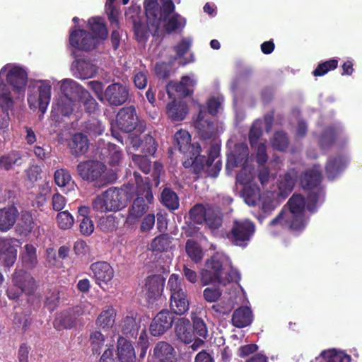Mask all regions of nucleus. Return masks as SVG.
Wrapping results in <instances>:
<instances>
[{
  "label": "nucleus",
  "instance_id": "obj_13",
  "mask_svg": "<svg viewBox=\"0 0 362 362\" xmlns=\"http://www.w3.org/2000/svg\"><path fill=\"white\" fill-rule=\"evenodd\" d=\"M69 41L70 45L78 50L90 51L95 49L99 44L96 37L83 29H75L71 31Z\"/></svg>",
  "mask_w": 362,
  "mask_h": 362
},
{
  "label": "nucleus",
  "instance_id": "obj_26",
  "mask_svg": "<svg viewBox=\"0 0 362 362\" xmlns=\"http://www.w3.org/2000/svg\"><path fill=\"white\" fill-rule=\"evenodd\" d=\"M18 216V210L13 205L0 209V231L6 232L11 229Z\"/></svg>",
  "mask_w": 362,
  "mask_h": 362
},
{
  "label": "nucleus",
  "instance_id": "obj_28",
  "mask_svg": "<svg viewBox=\"0 0 362 362\" xmlns=\"http://www.w3.org/2000/svg\"><path fill=\"white\" fill-rule=\"evenodd\" d=\"M175 333L177 339L185 344H189L194 339L192 324L185 317L180 318L175 322Z\"/></svg>",
  "mask_w": 362,
  "mask_h": 362
},
{
  "label": "nucleus",
  "instance_id": "obj_52",
  "mask_svg": "<svg viewBox=\"0 0 362 362\" xmlns=\"http://www.w3.org/2000/svg\"><path fill=\"white\" fill-rule=\"evenodd\" d=\"M206 213L203 204H197L189 210V217L194 223L201 224L204 222Z\"/></svg>",
  "mask_w": 362,
  "mask_h": 362
},
{
  "label": "nucleus",
  "instance_id": "obj_46",
  "mask_svg": "<svg viewBox=\"0 0 362 362\" xmlns=\"http://www.w3.org/2000/svg\"><path fill=\"white\" fill-rule=\"evenodd\" d=\"M337 139V133L332 127L326 128L319 139V145L321 149L327 150L330 148Z\"/></svg>",
  "mask_w": 362,
  "mask_h": 362
},
{
  "label": "nucleus",
  "instance_id": "obj_64",
  "mask_svg": "<svg viewBox=\"0 0 362 362\" xmlns=\"http://www.w3.org/2000/svg\"><path fill=\"white\" fill-rule=\"evenodd\" d=\"M221 290L216 288L208 287L203 292L204 299L210 303L216 302L221 297Z\"/></svg>",
  "mask_w": 362,
  "mask_h": 362
},
{
  "label": "nucleus",
  "instance_id": "obj_2",
  "mask_svg": "<svg viewBox=\"0 0 362 362\" xmlns=\"http://www.w3.org/2000/svg\"><path fill=\"white\" fill-rule=\"evenodd\" d=\"M144 8L146 16L145 25L139 15L131 16L129 20L133 24V31L137 41H143L148 37V33L152 35L158 34L162 24L175 9L172 0H144Z\"/></svg>",
  "mask_w": 362,
  "mask_h": 362
},
{
  "label": "nucleus",
  "instance_id": "obj_22",
  "mask_svg": "<svg viewBox=\"0 0 362 362\" xmlns=\"http://www.w3.org/2000/svg\"><path fill=\"white\" fill-rule=\"evenodd\" d=\"M6 81L13 90L24 91L28 83V74L22 67L14 66L8 72Z\"/></svg>",
  "mask_w": 362,
  "mask_h": 362
},
{
  "label": "nucleus",
  "instance_id": "obj_3",
  "mask_svg": "<svg viewBox=\"0 0 362 362\" xmlns=\"http://www.w3.org/2000/svg\"><path fill=\"white\" fill-rule=\"evenodd\" d=\"M130 198L125 189L110 188L93 200L92 207L97 212L117 211L127 206Z\"/></svg>",
  "mask_w": 362,
  "mask_h": 362
},
{
  "label": "nucleus",
  "instance_id": "obj_33",
  "mask_svg": "<svg viewBox=\"0 0 362 362\" xmlns=\"http://www.w3.org/2000/svg\"><path fill=\"white\" fill-rule=\"evenodd\" d=\"M320 171L314 168L307 169L300 177V183L303 189H313L317 187L322 182Z\"/></svg>",
  "mask_w": 362,
  "mask_h": 362
},
{
  "label": "nucleus",
  "instance_id": "obj_45",
  "mask_svg": "<svg viewBox=\"0 0 362 362\" xmlns=\"http://www.w3.org/2000/svg\"><path fill=\"white\" fill-rule=\"evenodd\" d=\"M271 144L274 150L281 152L286 151L289 146L287 134L284 131L276 132L271 139Z\"/></svg>",
  "mask_w": 362,
  "mask_h": 362
},
{
  "label": "nucleus",
  "instance_id": "obj_47",
  "mask_svg": "<svg viewBox=\"0 0 362 362\" xmlns=\"http://www.w3.org/2000/svg\"><path fill=\"white\" fill-rule=\"evenodd\" d=\"M162 23H165L164 27L167 33H170L180 28H183L185 25L186 21L180 14L174 13L171 17L169 16L168 18L165 21H162Z\"/></svg>",
  "mask_w": 362,
  "mask_h": 362
},
{
  "label": "nucleus",
  "instance_id": "obj_9",
  "mask_svg": "<svg viewBox=\"0 0 362 362\" xmlns=\"http://www.w3.org/2000/svg\"><path fill=\"white\" fill-rule=\"evenodd\" d=\"M62 90L64 95L69 98L72 97V93H75L87 113H95L98 109V103L90 93L74 80L64 79L62 81Z\"/></svg>",
  "mask_w": 362,
  "mask_h": 362
},
{
  "label": "nucleus",
  "instance_id": "obj_20",
  "mask_svg": "<svg viewBox=\"0 0 362 362\" xmlns=\"http://www.w3.org/2000/svg\"><path fill=\"white\" fill-rule=\"evenodd\" d=\"M249 148L246 144L238 143L234 146V150L227 158V168H237L246 165L248 162Z\"/></svg>",
  "mask_w": 362,
  "mask_h": 362
},
{
  "label": "nucleus",
  "instance_id": "obj_42",
  "mask_svg": "<svg viewBox=\"0 0 362 362\" xmlns=\"http://www.w3.org/2000/svg\"><path fill=\"white\" fill-rule=\"evenodd\" d=\"M174 348L169 343L161 341L158 342L153 349V355L161 361L170 360L174 356Z\"/></svg>",
  "mask_w": 362,
  "mask_h": 362
},
{
  "label": "nucleus",
  "instance_id": "obj_1",
  "mask_svg": "<svg viewBox=\"0 0 362 362\" xmlns=\"http://www.w3.org/2000/svg\"><path fill=\"white\" fill-rule=\"evenodd\" d=\"M191 135L186 130L177 131L173 137V145L175 149L183 153H186L187 158L182 162L185 168L195 175L194 178L199 177L204 168L209 176L216 177L222 166L220 156V146L212 145L207 151L208 157L200 155L201 145L198 142L190 143Z\"/></svg>",
  "mask_w": 362,
  "mask_h": 362
},
{
  "label": "nucleus",
  "instance_id": "obj_27",
  "mask_svg": "<svg viewBox=\"0 0 362 362\" xmlns=\"http://www.w3.org/2000/svg\"><path fill=\"white\" fill-rule=\"evenodd\" d=\"M346 158L341 155L330 156L325 165V173L330 180L335 179L346 168Z\"/></svg>",
  "mask_w": 362,
  "mask_h": 362
},
{
  "label": "nucleus",
  "instance_id": "obj_6",
  "mask_svg": "<svg viewBox=\"0 0 362 362\" xmlns=\"http://www.w3.org/2000/svg\"><path fill=\"white\" fill-rule=\"evenodd\" d=\"M255 232V223L249 219L234 220L226 237L235 245L245 247Z\"/></svg>",
  "mask_w": 362,
  "mask_h": 362
},
{
  "label": "nucleus",
  "instance_id": "obj_14",
  "mask_svg": "<svg viewBox=\"0 0 362 362\" xmlns=\"http://www.w3.org/2000/svg\"><path fill=\"white\" fill-rule=\"evenodd\" d=\"M129 98V88L119 82L113 83L105 88L104 103L111 107L121 106L126 103Z\"/></svg>",
  "mask_w": 362,
  "mask_h": 362
},
{
  "label": "nucleus",
  "instance_id": "obj_11",
  "mask_svg": "<svg viewBox=\"0 0 362 362\" xmlns=\"http://www.w3.org/2000/svg\"><path fill=\"white\" fill-rule=\"evenodd\" d=\"M83 314V308L80 305L65 309L57 315L53 322L54 327L58 331L70 329L76 325L78 318Z\"/></svg>",
  "mask_w": 362,
  "mask_h": 362
},
{
  "label": "nucleus",
  "instance_id": "obj_38",
  "mask_svg": "<svg viewBox=\"0 0 362 362\" xmlns=\"http://www.w3.org/2000/svg\"><path fill=\"white\" fill-rule=\"evenodd\" d=\"M160 202L170 211H175L180 206V199L177 193L170 187H165L162 190Z\"/></svg>",
  "mask_w": 362,
  "mask_h": 362
},
{
  "label": "nucleus",
  "instance_id": "obj_24",
  "mask_svg": "<svg viewBox=\"0 0 362 362\" xmlns=\"http://www.w3.org/2000/svg\"><path fill=\"white\" fill-rule=\"evenodd\" d=\"M89 140L85 134L76 133L71 138L68 143L70 153L75 157L84 155L89 148Z\"/></svg>",
  "mask_w": 362,
  "mask_h": 362
},
{
  "label": "nucleus",
  "instance_id": "obj_34",
  "mask_svg": "<svg viewBox=\"0 0 362 362\" xmlns=\"http://www.w3.org/2000/svg\"><path fill=\"white\" fill-rule=\"evenodd\" d=\"M74 66L75 76L81 79L93 78L98 72V67L95 65L84 59L76 60Z\"/></svg>",
  "mask_w": 362,
  "mask_h": 362
},
{
  "label": "nucleus",
  "instance_id": "obj_17",
  "mask_svg": "<svg viewBox=\"0 0 362 362\" xmlns=\"http://www.w3.org/2000/svg\"><path fill=\"white\" fill-rule=\"evenodd\" d=\"M138 122L139 117L134 105L121 108L116 115L117 126L124 133L132 132L134 130Z\"/></svg>",
  "mask_w": 362,
  "mask_h": 362
},
{
  "label": "nucleus",
  "instance_id": "obj_36",
  "mask_svg": "<svg viewBox=\"0 0 362 362\" xmlns=\"http://www.w3.org/2000/svg\"><path fill=\"white\" fill-rule=\"evenodd\" d=\"M88 26L98 41L99 40H104L107 37L108 32L103 18L92 17L89 18Z\"/></svg>",
  "mask_w": 362,
  "mask_h": 362
},
{
  "label": "nucleus",
  "instance_id": "obj_12",
  "mask_svg": "<svg viewBox=\"0 0 362 362\" xmlns=\"http://www.w3.org/2000/svg\"><path fill=\"white\" fill-rule=\"evenodd\" d=\"M194 127L200 141L204 145H218L216 143L217 129L214 122L204 119L202 111H200L197 119L194 122Z\"/></svg>",
  "mask_w": 362,
  "mask_h": 362
},
{
  "label": "nucleus",
  "instance_id": "obj_16",
  "mask_svg": "<svg viewBox=\"0 0 362 362\" xmlns=\"http://www.w3.org/2000/svg\"><path fill=\"white\" fill-rule=\"evenodd\" d=\"M174 322L173 313L167 309L162 310L153 318L149 331L154 337L161 336L172 327Z\"/></svg>",
  "mask_w": 362,
  "mask_h": 362
},
{
  "label": "nucleus",
  "instance_id": "obj_61",
  "mask_svg": "<svg viewBox=\"0 0 362 362\" xmlns=\"http://www.w3.org/2000/svg\"><path fill=\"white\" fill-rule=\"evenodd\" d=\"M240 280V272L235 268L230 267L229 271L226 273L225 276H222L219 284H222L223 286L227 285L231 282L238 283Z\"/></svg>",
  "mask_w": 362,
  "mask_h": 362
},
{
  "label": "nucleus",
  "instance_id": "obj_41",
  "mask_svg": "<svg viewBox=\"0 0 362 362\" xmlns=\"http://www.w3.org/2000/svg\"><path fill=\"white\" fill-rule=\"evenodd\" d=\"M116 311L112 307L103 310L96 320V325L102 329L112 327L115 322Z\"/></svg>",
  "mask_w": 362,
  "mask_h": 362
},
{
  "label": "nucleus",
  "instance_id": "obj_23",
  "mask_svg": "<svg viewBox=\"0 0 362 362\" xmlns=\"http://www.w3.org/2000/svg\"><path fill=\"white\" fill-rule=\"evenodd\" d=\"M269 226H279L282 229H288L290 232L296 234L303 231L300 225L295 223L294 220L284 209L269 222Z\"/></svg>",
  "mask_w": 362,
  "mask_h": 362
},
{
  "label": "nucleus",
  "instance_id": "obj_40",
  "mask_svg": "<svg viewBox=\"0 0 362 362\" xmlns=\"http://www.w3.org/2000/svg\"><path fill=\"white\" fill-rule=\"evenodd\" d=\"M298 172L292 168L288 170L281 179L279 188L281 193H290L296 185Z\"/></svg>",
  "mask_w": 362,
  "mask_h": 362
},
{
  "label": "nucleus",
  "instance_id": "obj_60",
  "mask_svg": "<svg viewBox=\"0 0 362 362\" xmlns=\"http://www.w3.org/2000/svg\"><path fill=\"white\" fill-rule=\"evenodd\" d=\"M193 325H192L194 334H197L204 339L208 336V329L204 320L199 317L192 318Z\"/></svg>",
  "mask_w": 362,
  "mask_h": 362
},
{
  "label": "nucleus",
  "instance_id": "obj_29",
  "mask_svg": "<svg viewBox=\"0 0 362 362\" xmlns=\"http://www.w3.org/2000/svg\"><path fill=\"white\" fill-rule=\"evenodd\" d=\"M20 259L24 268L34 269L38 264L37 248L33 244H25L21 251Z\"/></svg>",
  "mask_w": 362,
  "mask_h": 362
},
{
  "label": "nucleus",
  "instance_id": "obj_43",
  "mask_svg": "<svg viewBox=\"0 0 362 362\" xmlns=\"http://www.w3.org/2000/svg\"><path fill=\"white\" fill-rule=\"evenodd\" d=\"M173 238L168 233H163L156 237L151 243V248L153 252H167L171 248Z\"/></svg>",
  "mask_w": 362,
  "mask_h": 362
},
{
  "label": "nucleus",
  "instance_id": "obj_32",
  "mask_svg": "<svg viewBox=\"0 0 362 362\" xmlns=\"http://www.w3.org/2000/svg\"><path fill=\"white\" fill-rule=\"evenodd\" d=\"M165 280L160 275H152L146 279V295L149 299L160 296L164 288Z\"/></svg>",
  "mask_w": 362,
  "mask_h": 362
},
{
  "label": "nucleus",
  "instance_id": "obj_15",
  "mask_svg": "<svg viewBox=\"0 0 362 362\" xmlns=\"http://www.w3.org/2000/svg\"><path fill=\"white\" fill-rule=\"evenodd\" d=\"M286 206H288V209L285 211L304 230L307 226L304 214L306 206L304 197L299 194H293L288 199Z\"/></svg>",
  "mask_w": 362,
  "mask_h": 362
},
{
  "label": "nucleus",
  "instance_id": "obj_59",
  "mask_svg": "<svg viewBox=\"0 0 362 362\" xmlns=\"http://www.w3.org/2000/svg\"><path fill=\"white\" fill-rule=\"evenodd\" d=\"M242 169L236 175L237 182L243 185H248L249 184H252L251 181L253 179V175L252 173V169L248 168L246 165L241 166Z\"/></svg>",
  "mask_w": 362,
  "mask_h": 362
},
{
  "label": "nucleus",
  "instance_id": "obj_19",
  "mask_svg": "<svg viewBox=\"0 0 362 362\" xmlns=\"http://www.w3.org/2000/svg\"><path fill=\"white\" fill-rule=\"evenodd\" d=\"M90 207L83 205L78 207L76 223L81 235L84 237L91 235L95 229L94 223L90 216Z\"/></svg>",
  "mask_w": 362,
  "mask_h": 362
},
{
  "label": "nucleus",
  "instance_id": "obj_53",
  "mask_svg": "<svg viewBox=\"0 0 362 362\" xmlns=\"http://www.w3.org/2000/svg\"><path fill=\"white\" fill-rule=\"evenodd\" d=\"M33 228V221L29 213L21 215L20 221L17 224V230L20 234L27 235L31 232Z\"/></svg>",
  "mask_w": 362,
  "mask_h": 362
},
{
  "label": "nucleus",
  "instance_id": "obj_18",
  "mask_svg": "<svg viewBox=\"0 0 362 362\" xmlns=\"http://www.w3.org/2000/svg\"><path fill=\"white\" fill-rule=\"evenodd\" d=\"M90 269L93 273V279L100 288H103L102 284L107 285L114 277V269L108 262L105 261L91 264Z\"/></svg>",
  "mask_w": 362,
  "mask_h": 362
},
{
  "label": "nucleus",
  "instance_id": "obj_51",
  "mask_svg": "<svg viewBox=\"0 0 362 362\" xmlns=\"http://www.w3.org/2000/svg\"><path fill=\"white\" fill-rule=\"evenodd\" d=\"M98 227L105 233H111L117 228L116 218L113 215L103 216L99 219Z\"/></svg>",
  "mask_w": 362,
  "mask_h": 362
},
{
  "label": "nucleus",
  "instance_id": "obj_37",
  "mask_svg": "<svg viewBox=\"0 0 362 362\" xmlns=\"http://www.w3.org/2000/svg\"><path fill=\"white\" fill-rule=\"evenodd\" d=\"M260 189L257 184H249L242 189V197L248 206H256L260 199Z\"/></svg>",
  "mask_w": 362,
  "mask_h": 362
},
{
  "label": "nucleus",
  "instance_id": "obj_39",
  "mask_svg": "<svg viewBox=\"0 0 362 362\" xmlns=\"http://www.w3.org/2000/svg\"><path fill=\"white\" fill-rule=\"evenodd\" d=\"M41 85L38 87V107L42 114L46 112L50 101L51 86L45 81H40Z\"/></svg>",
  "mask_w": 362,
  "mask_h": 362
},
{
  "label": "nucleus",
  "instance_id": "obj_58",
  "mask_svg": "<svg viewBox=\"0 0 362 362\" xmlns=\"http://www.w3.org/2000/svg\"><path fill=\"white\" fill-rule=\"evenodd\" d=\"M89 341L93 352L98 353L103 346L105 338L100 331H94L90 334Z\"/></svg>",
  "mask_w": 362,
  "mask_h": 362
},
{
  "label": "nucleus",
  "instance_id": "obj_4",
  "mask_svg": "<svg viewBox=\"0 0 362 362\" xmlns=\"http://www.w3.org/2000/svg\"><path fill=\"white\" fill-rule=\"evenodd\" d=\"M12 286L8 287L6 296L10 300H18L24 293L26 296H33L39 284L35 278L24 269H16L11 274Z\"/></svg>",
  "mask_w": 362,
  "mask_h": 362
},
{
  "label": "nucleus",
  "instance_id": "obj_7",
  "mask_svg": "<svg viewBox=\"0 0 362 362\" xmlns=\"http://www.w3.org/2000/svg\"><path fill=\"white\" fill-rule=\"evenodd\" d=\"M137 197L134 199L132 206L129 208L127 221L134 223L142 217L148 210L149 205L153 203V195L151 186L144 185L136 190Z\"/></svg>",
  "mask_w": 362,
  "mask_h": 362
},
{
  "label": "nucleus",
  "instance_id": "obj_5",
  "mask_svg": "<svg viewBox=\"0 0 362 362\" xmlns=\"http://www.w3.org/2000/svg\"><path fill=\"white\" fill-rule=\"evenodd\" d=\"M228 262V258L225 255L219 252L215 253L208 259L205 262L204 268L200 272L203 284H219Z\"/></svg>",
  "mask_w": 362,
  "mask_h": 362
},
{
  "label": "nucleus",
  "instance_id": "obj_57",
  "mask_svg": "<svg viewBox=\"0 0 362 362\" xmlns=\"http://www.w3.org/2000/svg\"><path fill=\"white\" fill-rule=\"evenodd\" d=\"M54 179L55 184L60 187H65L71 180L69 172L64 168L58 169L54 172Z\"/></svg>",
  "mask_w": 362,
  "mask_h": 362
},
{
  "label": "nucleus",
  "instance_id": "obj_25",
  "mask_svg": "<svg viewBox=\"0 0 362 362\" xmlns=\"http://www.w3.org/2000/svg\"><path fill=\"white\" fill-rule=\"evenodd\" d=\"M117 355L119 362H135V350L132 343L123 337H119L117 342Z\"/></svg>",
  "mask_w": 362,
  "mask_h": 362
},
{
  "label": "nucleus",
  "instance_id": "obj_30",
  "mask_svg": "<svg viewBox=\"0 0 362 362\" xmlns=\"http://www.w3.org/2000/svg\"><path fill=\"white\" fill-rule=\"evenodd\" d=\"M166 114L173 122L182 121L188 114V106L182 101H171L166 106Z\"/></svg>",
  "mask_w": 362,
  "mask_h": 362
},
{
  "label": "nucleus",
  "instance_id": "obj_31",
  "mask_svg": "<svg viewBox=\"0 0 362 362\" xmlns=\"http://www.w3.org/2000/svg\"><path fill=\"white\" fill-rule=\"evenodd\" d=\"M253 319L252 312L247 306H240L235 309L232 315V325L237 328H243L250 325Z\"/></svg>",
  "mask_w": 362,
  "mask_h": 362
},
{
  "label": "nucleus",
  "instance_id": "obj_44",
  "mask_svg": "<svg viewBox=\"0 0 362 362\" xmlns=\"http://www.w3.org/2000/svg\"><path fill=\"white\" fill-rule=\"evenodd\" d=\"M185 251L193 262L197 264L202 261L203 251L199 244L194 240L189 239L187 240Z\"/></svg>",
  "mask_w": 362,
  "mask_h": 362
},
{
  "label": "nucleus",
  "instance_id": "obj_56",
  "mask_svg": "<svg viewBox=\"0 0 362 362\" xmlns=\"http://www.w3.org/2000/svg\"><path fill=\"white\" fill-rule=\"evenodd\" d=\"M204 222L212 230L218 229L223 223L222 216L214 211H207Z\"/></svg>",
  "mask_w": 362,
  "mask_h": 362
},
{
  "label": "nucleus",
  "instance_id": "obj_62",
  "mask_svg": "<svg viewBox=\"0 0 362 362\" xmlns=\"http://www.w3.org/2000/svg\"><path fill=\"white\" fill-rule=\"evenodd\" d=\"M88 86L93 90L97 98L104 103L105 90L104 84L99 81H91L88 82Z\"/></svg>",
  "mask_w": 362,
  "mask_h": 362
},
{
  "label": "nucleus",
  "instance_id": "obj_49",
  "mask_svg": "<svg viewBox=\"0 0 362 362\" xmlns=\"http://www.w3.org/2000/svg\"><path fill=\"white\" fill-rule=\"evenodd\" d=\"M338 62L337 59H330L321 62L313 71V75L316 77L322 76L329 71L336 69L338 66Z\"/></svg>",
  "mask_w": 362,
  "mask_h": 362
},
{
  "label": "nucleus",
  "instance_id": "obj_63",
  "mask_svg": "<svg viewBox=\"0 0 362 362\" xmlns=\"http://www.w3.org/2000/svg\"><path fill=\"white\" fill-rule=\"evenodd\" d=\"M66 203V198L59 192H56L53 194L52 198V206L53 210L56 211H62L65 207Z\"/></svg>",
  "mask_w": 362,
  "mask_h": 362
},
{
  "label": "nucleus",
  "instance_id": "obj_10",
  "mask_svg": "<svg viewBox=\"0 0 362 362\" xmlns=\"http://www.w3.org/2000/svg\"><path fill=\"white\" fill-rule=\"evenodd\" d=\"M106 170V165L96 160H87L81 161L76 166L78 176L85 181L94 182L96 185L102 183L103 173Z\"/></svg>",
  "mask_w": 362,
  "mask_h": 362
},
{
  "label": "nucleus",
  "instance_id": "obj_35",
  "mask_svg": "<svg viewBox=\"0 0 362 362\" xmlns=\"http://www.w3.org/2000/svg\"><path fill=\"white\" fill-rule=\"evenodd\" d=\"M141 318H138L136 316H126L122 324V332L126 337H136L141 328Z\"/></svg>",
  "mask_w": 362,
  "mask_h": 362
},
{
  "label": "nucleus",
  "instance_id": "obj_55",
  "mask_svg": "<svg viewBox=\"0 0 362 362\" xmlns=\"http://www.w3.org/2000/svg\"><path fill=\"white\" fill-rule=\"evenodd\" d=\"M148 156L136 155L132 156L133 162L139 167V168L145 174H148L151 169V161L148 158Z\"/></svg>",
  "mask_w": 362,
  "mask_h": 362
},
{
  "label": "nucleus",
  "instance_id": "obj_54",
  "mask_svg": "<svg viewBox=\"0 0 362 362\" xmlns=\"http://www.w3.org/2000/svg\"><path fill=\"white\" fill-rule=\"evenodd\" d=\"M158 144L149 134L144 136L141 153L146 156H153L157 150Z\"/></svg>",
  "mask_w": 362,
  "mask_h": 362
},
{
  "label": "nucleus",
  "instance_id": "obj_21",
  "mask_svg": "<svg viewBox=\"0 0 362 362\" xmlns=\"http://www.w3.org/2000/svg\"><path fill=\"white\" fill-rule=\"evenodd\" d=\"M23 155L21 151L12 149L0 156V170L4 171L13 170L23 163Z\"/></svg>",
  "mask_w": 362,
  "mask_h": 362
},
{
  "label": "nucleus",
  "instance_id": "obj_50",
  "mask_svg": "<svg viewBox=\"0 0 362 362\" xmlns=\"http://www.w3.org/2000/svg\"><path fill=\"white\" fill-rule=\"evenodd\" d=\"M321 356L324 358L325 362H351L350 356L343 351L329 350L323 351Z\"/></svg>",
  "mask_w": 362,
  "mask_h": 362
},
{
  "label": "nucleus",
  "instance_id": "obj_48",
  "mask_svg": "<svg viewBox=\"0 0 362 362\" xmlns=\"http://www.w3.org/2000/svg\"><path fill=\"white\" fill-rule=\"evenodd\" d=\"M56 221L58 227L64 230L71 229L74 224V218L67 210L58 212Z\"/></svg>",
  "mask_w": 362,
  "mask_h": 362
},
{
  "label": "nucleus",
  "instance_id": "obj_8",
  "mask_svg": "<svg viewBox=\"0 0 362 362\" xmlns=\"http://www.w3.org/2000/svg\"><path fill=\"white\" fill-rule=\"evenodd\" d=\"M168 287L170 291V309L172 313L178 315H184L189 310V303L186 292L182 288L181 281L176 274L170 275Z\"/></svg>",
  "mask_w": 362,
  "mask_h": 362
}]
</instances>
